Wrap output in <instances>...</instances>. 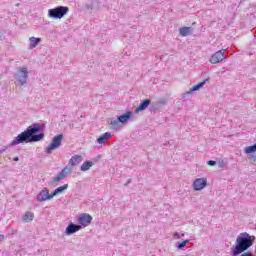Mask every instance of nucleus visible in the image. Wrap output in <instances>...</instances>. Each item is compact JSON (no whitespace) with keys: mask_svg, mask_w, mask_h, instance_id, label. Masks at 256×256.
Returning a JSON list of instances; mask_svg holds the SVG:
<instances>
[{"mask_svg":"<svg viewBox=\"0 0 256 256\" xmlns=\"http://www.w3.org/2000/svg\"><path fill=\"white\" fill-rule=\"evenodd\" d=\"M151 105V99L146 98L142 100L139 106L134 110V113H141V111H145Z\"/></svg>","mask_w":256,"mask_h":256,"instance_id":"ddd939ff","label":"nucleus"},{"mask_svg":"<svg viewBox=\"0 0 256 256\" xmlns=\"http://www.w3.org/2000/svg\"><path fill=\"white\" fill-rule=\"evenodd\" d=\"M69 189V184H64L63 186H59L52 192V197H57V195L63 193V191H67Z\"/></svg>","mask_w":256,"mask_h":256,"instance_id":"f3484780","label":"nucleus"},{"mask_svg":"<svg viewBox=\"0 0 256 256\" xmlns=\"http://www.w3.org/2000/svg\"><path fill=\"white\" fill-rule=\"evenodd\" d=\"M112 135L111 132H106L104 134H102L99 138H97V143L99 145H103L105 144V141H107V139H111Z\"/></svg>","mask_w":256,"mask_h":256,"instance_id":"dca6fc26","label":"nucleus"},{"mask_svg":"<svg viewBox=\"0 0 256 256\" xmlns=\"http://www.w3.org/2000/svg\"><path fill=\"white\" fill-rule=\"evenodd\" d=\"M7 148H8L7 146H4L3 149H1L0 151H1L2 153H5V151H7Z\"/></svg>","mask_w":256,"mask_h":256,"instance_id":"c756f323","label":"nucleus"},{"mask_svg":"<svg viewBox=\"0 0 256 256\" xmlns=\"http://www.w3.org/2000/svg\"><path fill=\"white\" fill-rule=\"evenodd\" d=\"M5 239V235L0 234V241H3Z\"/></svg>","mask_w":256,"mask_h":256,"instance_id":"2f4dec72","label":"nucleus"},{"mask_svg":"<svg viewBox=\"0 0 256 256\" xmlns=\"http://www.w3.org/2000/svg\"><path fill=\"white\" fill-rule=\"evenodd\" d=\"M218 165L221 168L225 167V160H219Z\"/></svg>","mask_w":256,"mask_h":256,"instance_id":"cd10ccee","label":"nucleus"},{"mask_svg":"<svg viewBox=\"0 0 256 256\" xmlns=\"http://www.w3.org/2000/svg\"><path fill=\"white\" fill-rule=\"evenodd\" d=\"M179 33L181 37H187L193 33V29L191 27L184 26L180 28Z\"/></svg>","mask_w":256,"mask_h":256,"instance_id":"a211bd4d","label":"nucleus"},{"mask_svg":"<svg viewBox=\"0 0 256 256\" xmlns=\"http://www.w3.org/2000/svg\"><path fill=\"white\" fill-rule=\"evenodd\" d=\"M240 256H255L254 254H253V252H251V251H247V252H242L241 254H240Z\"/></svg>","mask_w":256,"mask_h":256,"instance_id":"a878e982","label":"nucleus"},{"mask_svg":"<svg viewBox=\"0 0 256 256\" xmlns=\"http://www.w3.org/2000/svg\"><path fill=\"white\" fill-rule=\"evenodd\" d=\"M0 39H3V32L0 30Z\"/></svg>","mask_w":256,"mask_h":256,"instance_id":"f704fd0d","label":"nucleus"},{"mask_svg":"<svg viewBox=\"0 0 256 256\" xmlns=\"http://www.w3.org/2000/svg\"><path fill=\"white\" fill-rule=\"evenodd\" d=\"M29 41H30V44H29L30 49H35V47H37V45L41 43V38L30 37Z\"/></svg>","mask_w":256,"mask_h":256,"instance_id":"412c9836","label":"nucleus"},{"mask_svg":"<svg viewBox=\"0 0 256 256\" xmlns=\"http://www.w3.org/2000/svg\"><path fill=\"white\" fill-rule=\"evenodd\" d=\"M174 237H177V239H181V237H185V233L175 232Z\"/></svg>","mask_w":256,"mask_h":256,"instance_id":"bb28decb","label":"nucleus"},{"mask_svg":"<svg viewBox=\"0 0 256 256\" xmlns=\"http://www.w3.org/2000/svg\"><path fill=\"white\" fill-rule=\"evenodd\" d=\"M45 123H33L28 126L23 132L17 135L9 147H15V145H21L23 143H39L45 139Z\"/></svg>","mask_w":256,"mask_h":256,"instance_id":"f257e3e1","label":"nucleus"},{"mask_svg":"<svg viewBox=\"0 0 256 256\" xmlns=\"http://www.w3.org/2000/svg\"><path fill=\"white\" fill-rule=\"evenodd\" d=\"M81 161H83V156L74 155L69 159V165H71L72 167H75V166L79 165V163H81Z\"/></svg>","mask_w":256,"mask_h":256,"instance_id":"2eb2a0df","label":"nucleus"},{"mask_svg":"<svg viewBox=\"0 0 256 256\" xmlns=\"http://www.w3.org/2000/svg\"><path fill=\"white\" fill-rule=\"evenodd\" d=\"M68 13L69 7L67 6H57L48 10V16L51 19H63L64 15H67Z\"/></svg>","mask_w":256,"mask_h":256,"instance_id":"20e7f679","label":"nucleus"},{"mask_svg":"<svg viewBox=\"0 0 256 256\" xmlns=\"http://www.w3.org/2000/svg\"><path fill=\"white\" fill-rule=\"evenodd\" d=\"M131 117H133V112L131 110H128L126 113L118 116V121H120L122 125H125V123L129 122V119H131Z\"/></svg>","mask_w":256,"mask_h":256,"instance_id":"4468645a","label":"nucleus"},{"mask_svg":"<svg viewBox=\"0 0 256 256\" xmlns=\"http://www.w3.org/2000/svg\"><path fill=\"white\" fill-rule=\"evenodd\" d=\"M13 161H15V162L19 161V157H17V156L14 157V158H13Z\"/></svg>","mask_w":256,"mask_h":256,"instance_id":"72a5a7b5","label":"nucleus"},{"mask_svg":"<svg viewBox=\"0 0 256 256\" xmlns=\"http://www.w3.org/2000/svg\"><path fill=\"white\" fill-rule=\"evenodd\" d=\"M223 59H225V49L219 50L214 53L210 58V63H212V65H217V63H221Z\"/></svg>","mask_w":256,"mask_h":256,"instance_id":"6e6552de","label":"nucleus"},{"mask_svg":"<svg viewBox=\"0 0 256 256\" xmlns=\"http://www.w3.org/2000/svg\"><path fill=\"white\" fill-rule=\"evenodd\" d=\"M205 187H207V178H197L193 182L194 191H202Z\"/></svg>","mask_w":256,"mask_h":256,"instance_id":"f8f14e48","label":"nucleus"},{"mask_svg":"<svg viewBox=\"0 0 256 256\" xmlns=\"http://www.w3.org/2000/svg\"><path fill=\"white\" fill-rule=\"evenodd\" d=\"M255 239V236H251L247 232L240 233L236 238L235 245L231 247V256H239L241 253L249 251L253 247Z\"/></svg>","mask_w":256,"mask_h":256,"instance_id":"f03ea898","label":"nucleus"},{"mask_svg":"<svg viewBox=\"0 0 256 256\" xmlns=\"http://www.w3.org/2000/svg\"><path fill=\"white\" fill-rule=\"evenodd\" d=\"M205 83H207V79L194 85L192 88L189 89V91L185 92L182 95L183 99H185V97H188V99H189L191 97V93H195V91H199V89H202V87H205Z\"/></svg>","mask_w":256,"mask_h":256,"instance_id":"9b49d317","label":"nucleus"},{"mask_svg":"<svg viewBox=\"0 0 256 256\" xmlns=\"http://www.w3.org/2000/svg\"><path fill=\"white\" fill-rule=\"evenodd\" d=\"M119 123H121L119 121V118L115 119V118H112L109 122V125H110V129H112L113 131H118L120 125Z\"/></svg>","mask_w":256,"mask_h":256,"instance_id":"6ab92c4d","label":"nucleus"},{"mask_svg":"<svg viewBox=\"0 0 256 256\" xmlns=\"http://www.w3.org/2000/svg\"><path fill=\"white\" fill-rule=\"evenodd\" d=\"M1 153H2V152L0 151V155H1Z\"/></svg>","mask_w":256,"mask_h":256,"instance_id":"c9c22d12","label":"nucleus"},{"mask_svg":"<svg viewBox=\"0 0 256 256\" xmlns=\"http://www.w3.org/2000/svg\"><path fill=\"white\" fill-rule=\"evenodd\" d=\"M81 229H83V227L79 224H74L72 221H70L68 223V226L66 227L64 233L65 235H73L75 233H77V231H81Z\"/></svg>","mask_w":256,"mask_h":256,"instance_id":"9d476101","label":"nucleus"},{"mask_svg":"<svg viewBox=\"0 0 256 256\" xmlns=\"http://www.w3.org/2000/svg\"><path fill=\"white\" fill-rule=\"evenodd\" d=\"M63 139H65V136L63 134H57L56 136H54L51 140V143L46 147L45 153L47 155H51L53 151L59 149V147H61V143H63Z\"/></svg>","mask_w":256,"mask_h":256,"instance_id":"39448f33","label":"nucleus"},{"mask_svg":"<svg viewBox=\"0 0 256 256\" xmlns=\"http://www.w3.org/2000/svg\"><path fill=\"white\" fill-rule=\"evenodd\" d=\"M159 109V106L157 104H150L149 110L151 113H155Z\"/></svg>","mask_w":256,"mask_h":256,"instance_id":"b1692460","label":"nucleus"},{"mask_svg":"<svg viewBox=\"0 0 256 256\" xmlns=\"http://www.w3.org/2000/svg\"><path fill=\"white\" fill-rule=\"evenodd\" d=\"M15 85L23 87V85H27V79H29V70L27 67L23 66L18 69L17 73L14 74Z\"/></svg>","mask_w":256,"mask_h":256,"instance_id":"7ed1b4c3","label":"nucleus"},{"mask_svg":"<svg viewBox=\"0 0 256 256\" xmlns=\"http://www.w3.org/2000/svg\"><path fill=\"white\" fill-rule=\"evenodd\" d=\"M51 199H53V194H49V188H43L36 197V201L38 203H43L44 201H51Z\"/></svg>","mask_w":256,"mask_h":256,"instance_id":"0eeeda50","label":"nucleus"},{"mask_svg":"<svg viewBox=\"0 0 256 256\" xmlns=\"http://www.w3.org/2000/svg\"><path fill=\"white\" fill-rule=\"evenodd\" d=\"M91 221H93L91 214L84 213L78 217V223L82 227H88V225H91Z\"/></svg>","mask_w":256,"mask_h":256,"instance_id":"1a4fd4ad","label":"nucleus"},{"mask_svg":"<svg viewBox=\"0 0 256 256\" xmlns=\"http://www.w3.org/2000/svg\"><path fill=\"white\" fill-rule=\"evenodd\" d=\"M73 168L69 166H65L57 175L53 178V183H59V181H63V179H67V175L72 173Z\"/></svg>","mask_w":256,"mask_h":256,"instance_id":"423d86ee","label":"nucleus"},{"mask_svg":"<svg viewBox=\"0 0 256 256\" xmlns=\"http://www.w3.org/2000/svg\"><path fill=\"white\" fill-rule=\"evenodd\" d=\"M15 233H17V230L12 229L11 232H10V235H15Z\"/></svg>","mask_w":256,"mask_h":256,"instance_id":"7c9ffc66","label":"nucleus"},{"mask_svg":"<svg viewBox=\"0 0 256 256\" xmlns=\"http://www.w3.org/2000/svg\"><path fill=\"white\" fill-rule=\"evenodd\" d=\"M35 217V215L31 212H26L23 216V221L25 223H29V221H33V218Z\"/></svg>","mask_w":256,"mask_h":256,"instance_id":"4be33fe9","label":"nucleus"},{"mask_svg":"<svg viewBox=\"0 0 256 256\" xmlns=\"http://www.w3.org/2000/svg\"><path fill=\"white\" fill-rule=\"evenodd\" d=\"M189 241H191V240H189V239H186V240H183V241H181V242H177V244H176V247L178 248V249H185V247H187V243H189Z\"/></svg>","mask_w":256,"mask_h":256,"instance_id":"5701e85b","label":"nucleus"},{"mask_svg":"<svg viewBox=\"0 0 256 256\" xmlns=\"http://www.w3.org/2000/svg\"><path fill=\"white\" fill-rule=\"evenodd\" d=\"M167 102H165V100H160L158 101V105H165Z\"/></svg>","mask_w":256,"mask_h":256,"instance_id":"c85d7f7f","label":"nucleus"},{"mask_svg":"<svg viewBox=\"0 0 256 256\" xmlns=\"http://www.w3.org/2000/svg\"><path fill=\"white\" fill-rule=\"evenodd\" d=\"M207 165H209L210 167H215V165H217V161H215V160H208L207 161Z\"/></svg>","mask_w":256,"mask_h":256,"instance_id":"393cba45","label":"nucleus"},{"mask_svg":"<svg viewBox=\"0 0 256 256\" xmlns=\"http://www.w3.org/2000/svg\"><path fill=\"white\" fill-rule=\"evenodd\" d=\"M95 165L93 161L86 160L80 167V171H89V169L92 168V166Z\"/></svg>","mask_w":256,"mask_h":256,"instance_id":"aec40b11","label":"nucleus"},{"mask_svg":"<svg viewBox=\"0 0 256 256\" xmlns=\"http://www.w3.org/2000/svg\"><path fill=\"white\" fill-rule=\"evenodd\" d=\"M251 158L254 159V162H256V155L255 154H252Z\"/></svg>","mask_w":256,"mask_h":256,"instance_id":"473e14b6","label":"nucleus"}]
</instances>
